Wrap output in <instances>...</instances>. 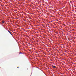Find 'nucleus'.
Returning a JSON list of instances; mask_svg holds the SVG:
<instances>
[{"label":"nucleus","instance_id":"obj_1","mask_svg":"<svg viewBox=\"0 0 76 76\" xmlns=\"http://www.w3.org/2000/svg\"><path fill=\"white\" fill-rule=\"evenodd\" d=\"M52 66L53 68H56V66H55L52 65Z\"/></svg>","mask_w":76,"mask_h":76},{"label":"nucleus","instance_id":"obj_2","mask_svg":"<svg viewBox=\"0 0 76 76\" xmlns=\"http://www.w3.org/2000/svg\"><path fill=\"white\" fill-rule=\"evenodd\" d=\"M8 32H9L10 34L11 35H12V34L11 33V32L9 31V30H8Z\"/></svg>","mask_w":76,"mask_h":76},{"label":"nucleus","instance_id":"obj_3","mask_svg":"<svg viewBox=\"0 0 76 76\" xmlns=\"http://www.w3.org/2000/svg\"><path fill=\"white\" fill-rule=\"evenodd\" d=\"M2 23H4V21H2Z\"/></svg>","mask_w":76,"mask_h":76},{"label":"nucleus","instance_id":"obj_4","mask_svg":"<svg viewBox=\"0 0 76 76\" xmlns=\"http://www.w3.org/2000/svg\"><path fill=\"white\" fill-rule=\"evenodd\" d=\"M20 54H22V53L20 52Z\"/></svg>","mask_w":76,"mask_h":76},{"label":"nucleus","instance_id":"obj_5","mask_svg":"<svg viewBox=\"0 0 76 76\" xmlns=\"http://www.w3.org/2000/svg\"><path fill=\"white\" fill-rule=\"evenodd\" d=\"M17 68H19V66H18Z\"/></svg>","mask_w":76,"mask_h":76}]
</instances>
